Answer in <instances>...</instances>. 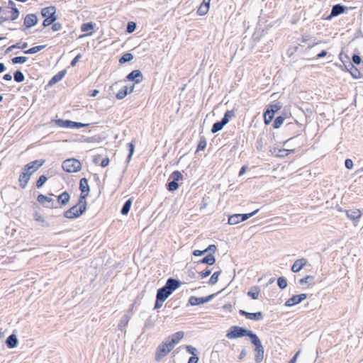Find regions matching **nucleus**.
<instances>
[{
    "instance_id": "52",
    "label": "nucleus",
    "mask_w": 363,
    "mask_h": 363,
    "mask_svg": "<svg viewBox=\"0 0 363 363\" xmlns=\"http://www.w3.org/2000/svg\"><path fill=\"white\" fill-rule=\"evenodd\" d=\"M136 29V23L133 21H130L127 24L126 32L131 33Z\"/></svg>"
},
{
    "instance_id": "9",
    "label": "nucleus",
    "mask_w": 363,
    "mask_h": 363,
    "mask_svg": "<svg viewBox=\"0 0 363 363\" xmlns=\"http://www.w3.org/2000/svg\"><path fill=\"white\" fill-rule=\"evenodd\" d=\"M182 174L179 171H174L171 174V178L172 179V181L169 182L167 184V189L170 191H174L177 190L179 187V184L177 182L182 179Z\"/></svg>"
},
{
    "instance_id": "6",
    "label": "nucleus",
    "mask_w": 363,
    "mask_h": 363,
    "mask_svg": "<svg viewBox=\"0 0 363 363\" xmlns=\"http://www.w3.org/2000/svg\"><path fill=\"white\" fill-rule=\"evenodd\" d=\"M251 342L255 346V360L256 363H261L264 358V349L262 342L257 335H255L251 340Z\"/></svg>"
},
{
    "instance_id": "61",
    "label": "nucleus",
    "mask_w": 363,
    "mask_h": 363,
    "mask_svg": "<svg viewBox=\"0 0 363 363\" xmlns=\"http://www.w3.org/2000/svg\"><path fill=\"white\" fill-rule=\"evenodd\" d=\"M211 269H206L205 271L201 272L200 273V277L201 278H205V277H208L211 274Z\"/></svg>"
},
{
    "instance_id": "46",
    "label": "nucleus",
    "mask_w": 363,
    "mask_h": 363,
    "mask_svg": "<svg viewBox=\"0 0 363 363\" xmlns=\"http://www.w3.org/2000/svg\"><path fill=\"white\" fill-rule=\"evenodd\" d=\"M89 125L88 123H82L80 122H75L70 121V127L69 128H80L84 127H87Z\"/></svg>"
},
{
    "instance_id": "29",
    "label": "nucleus",
    "mask_w": 363,
    "mask_h": 363,
    "mask_svg": "<svg viewBox=\"0 0 363 363\" xmlns=\"http://www.w3.org/2000/svg\"><path fill=\"white\" fill-rule=\"evenodd\" d=\"M247 319L252 320H260L263 318V314L262 312H256V313H247Z\"/></svg>"
},
{
    "instance_id": "53",
    "label": "nucleus",
    "mask_w": 363,
    "mask_h": 363,
    "mask_svg": "<svg viewBox=\"0 0 363 363\" xmlns=\"http://www.w3.org/2000/svg\"><path fill=\"white\" fill-rule=\"evenodd\" d=\"M206 140L204 138L201 139L197 145L196 152L203 150L206 147Z\"/></svg>"
},
{
    "instance_id": "17",
    "label": "nucleus",
    "mask_w": 363,
    "mask_h": 363,
    "mask_svg": "<svg viewBox=\"0 0 363 363\" xmlns=\"http://www.w3.org/2000/svg\"><path fill=\"white\" fill-rule=\"evenodd\" d=\"M345 213L350 220L358 221L362 216V212L359 209L346 210Z\"/></svg>"
},
{
    "instance_id": "50",
    "label": "nucleus",
    "mask_w": 363,
    "mask_h": 363,
    "mask_svg": "<svg viewBox=\"0 0 363 363\" xmlns=\"http://www.w3.org/2000/svg\"><path fill=\"white\" fill-rule=\"evenodd\" d=\"M57 20V17H47L43 22V27H48L50 25H52Z\"/></svg>"
},
{
    "instance_id": "30",
    "label": "nucleus",
    "mask_w": 363,
    "mask_h": 363,
    "mask_svg": "<svg viewBox=\"0 0 363 363\" xmlns=\"http://www.w3.org/2000/svg\"><path fill=\"white\" fill-rule=\"evenodd\" d=\"M226 124L225 122H223L222 120L220 121H217L215 123H213L212 128H211V132L213 133H216L220 130H221L224 125Z\"/></svg>"
},
{
    "instance_id": "11",
    "label": "nucleus",
    "mask_w": 363,
    "mask_h": 363,
    "mask_svg": "<svg viewBox=\"0 0 363 363\" xmlns=\"http://www.w3.org/2000/svg\"><path fill=\"white\" fill-rule=\"evenodd\" d=\"M45 162L43 160H36L32 161L24 166L26 171L30 172L33 174L36 172Z\"/></svg>"
},
{
    "instance_id": "57",
    "label": "nucleus",
    "mask_w": 363,
    "mask_h": 363,
    "mask_svg": "<svg viewBox=\"0 0 363 363\" xmlns=\"http://www.w3.org/2000/svg\"><path fill=\"white\" fill-rule=\"evenodd\" d=\"M352 62L355 65H359L361 63V57L359 55L354 54L352 57Z\"/></svg>"
},
{
    "instance_id": "58",
    "label": "nucleus",
    "mask_w": 363,
    "mask_h": 363,
    "mask_svg": "<svg viewBox=\"0 0 363 363\" xmlns=\"http://www.w3.org/2000/svg\"><path fill=\"white\" fill-rule=\"evenodd\" d=\"M52 25V30L53 31H58L62 29V25L60 23H53Z\"/></svg>"
},
{
    "instance_id": "31",
    "label": "nucleus",
    "mask_w": 363,
    "mask_h": 363,
    "mask_svg": "<svg viewBox=\"0 0 363 363\" xmlns=\"http://www.w3.org/2000/svg\"><path fill=\"white\" fill-rule=\"evenodd\" d=\"M45 47H46L45 45L35 46L28 50H25L24 53L27 54V55L35 54V53H37L38 52H40L43 49H44Z\"/></svg>"
},
{
    "instance_id": "14",
    "label": "nucleus",
    "mask_w": 363,
    "mask_h": 363,
    "mask_svg": "<svg viewBox=\"0 0 363 363\" xmlns=\"http://www.w3.org/2000/svg\"><path fill=\"white\" fill-rule=\"evenodd\" d=\"M38 23V18L35 14L30 13L26 16L23 21V26L26 28H30L36 25Z\"/></svg>"
},
{
    "instance_id": "51",
    "label": "nucleus",
    "mask_w": 363,
    "mask_h": 363,
    "mask_svg": "<svg viewBox=\"0 0 363 363\" xmlns=\"http://www.w3.org/2000/svg\"><path fill=\"white\" fill-rule=\"evenodd\" d=\"M48 178L45 175H41L38 178V179L36 182V186L40 189L41 188L44 184L46 182Z\"/></svg>"
},
{
    "instance_id": "41",
    "label": "nucleus",
    "mask_w": 363,
    "mask_h": 363,
    "mask_svg": "<svg viewBox=\"0 0 363 363\" xmlns=\"http://www.w3.org/2000/svg\"><path fill=\"white\" fill-rule=\"evenodd\" d=\"M221 273V271H217V272H215L211 277L210 279H209V284L211 285H214L216 284L218 281V277L219 275Z\"/></svg>"
},
{
    "instance_id": "1",
    "label": "nucleus",
    "mask_w": 363,
    "mask_h": 363,
    "mask_svg": "<svg viewBox=\"0 0 363 363\" xmlns=\"http://www.w3.org/2000/svg\"><path fill=\"white\" fill-rule=\"evenodd\" d=\"M86 209L85 196L80 195L78 203L64 212V216L69 219H74L82 216Z\"/></svg>"
},
{
    "instance_id": "49",
    "label": "nucleus",
    "mask_w": 363,
    "mask_h": 363,
    "mask_svg": "<svg viewBox=\"0 0 363 363\" xmlns=\"http://www.w3.org/2000/svg\"><path fill=\"white\" fill-rule=\"evenodd\" d=\"M209 10V7L206 5L201 4L197 10V13L200 16H203L207 13Z\"/></svg>"
},
{
    "instance_id": "16",
    "label": "nucleus",
    "mask_w": 363,
    "mask_h": 363,
    "mask_svg": "<svg viewBox=\"0 0 363 363\" xmlns=\"http://www.w3.org/2000/svg\"><path fill=\"white\" fill-rule=\"evenodd\" d=\"M20 15V11L16 7H12V10L11 11V16H0V23L9 21H15L16 20Z\"/></svg>"
},
{
    "instance_id": "20",
    "label": "nucleus",
    "mask_w": 363,
    "mask_h": 363,
    "mask_svg": "<svg viewBox=\"0 0 363 363\" xmlns=\"http://www.w3.org/2000/svg\"><path fill=\"white\" fill-rule=\"evenodd\" d=\"M347 9L346 6H344L340 4H335L332 7L331 12L330 16H337L343 13Z\"/></svg>"
},
{
    "instance_id": "63",
    "label": "nucleus",
    "mask_w": 363,
    "mask_h": 363,
    "mask_svg": "<svg viewBox=\"0 0 363 363\" xmlns=\"http://www.w3.org/2000/svg\"><path fill=\"white\" fill-rule=\"evenodd\" d=\"M205 250H207V252H209L210 253H214L216 250V246L215 245H210L207 248L205 249Z\"/></svg>"
},
{
    "instance_id": "13",
    "label": "nucleus",
    "mask_w": 363,
    "mask_h": 363,
    "mask_svg": "<svg viewBox=\"0 0 363 363\" xmlns=\"http://www.w3.org/2000/svg\"><path fill=\"white\" fill-rule=\"evenodd\" d=\"M126 79L128 81H133L135 83L138 84L143 81V76L140 70L135 69L127 75Z\"/></svg>"
},
{
    "instance_id": "38",
    "label": "nucleus",
    "mask_w": 363,
    "mask_h": 363,
    "mask_svg": "<svg viewBox=\"0 0 363 363\" xmlns=\"http://www.w3.org/2000/svg\"><path fill=\"white\" fill-rule=\"evenodd\" d=\"M13 77L14 80L18 83L22 82L25 79L23 73L20 70H17L14 72Z\"/></svg>"
},
{
    "instance_id": "24",
    "label": "nucleus",
    "mask_w": 363,
    "mask_h": 363,
    "mask_svg": "<svg viewBox=\"0 0 363 363\" xmlns=\"http://www.w3.org/2000/svg\"><path fill=\"white\" fill-rule=\"evenodd\" d=\"M66 72H66L65 69H63V70H61L60 72H59L57 74H56L55 76H53L51 78V79L50 80L48 84L49 85H52V84H55L57 82L61 81L62 79V78L65 77Z\"/></svg>"
},
{
    "instance_id": "28",
    "label": "nucleus",
    "mask_w": 363,
    "mask_h": 363,
    "mask_svg": "<svg viewBox=\"0 0 363 363\" xmlns=\"http://www.w3.org/2000/svg\"><path fill=\"white\" fill-rule=\"evenodd\" d=\"M130 319V315H128V314L124 315L118 325V329L123 331V328L127 326Z\"/></svg>"
},
{
    "instance_id": "23",
    "label": "nucleus",
    "mask_w": 363,
    "mask_h": 363,
    "mask_svg": "<svg viewBox=\"0 0 363 363\" xmlns=\"http://www.w3.org/2000/svg\"><path fill=\"white\" fill-rule=\"evenodd\" d=\"M6 344L10 349L16 347L18 345V339L15 334L10 335L6 340Z\"/></svg>"
},
{
    "instance_id": "37",
    "label": "nucleus",
    "mask_w": 363,
    "mask_h": 363,
    "mask_svg": "<svg viewBox=\"0 0 363 363\" xmlns=\"http://www.w3.org/2000/svg\"><path fill=\"white\" fill-rule=\"evenodd\" d=\"M128 94V86H125L122 89H121L117 94L116 97L118 99H124Z\"/></svg>"
},
{
    "instance_id": "10",
    "label": "nucleus",
    "mask_w": 363,
    "mask_h": 363,
    "mask_svg": "<svg viewBox=\"0 0 363 363\" xmlns=\"http://www.w3.org/2000/svg\"><path fill=\"white\" fill-rule=\"evenodd\" d=\"M306 298H307V294H306L294 295L286 301L285 306H288V307L293 306L294 305L300 303L303 300H305Z\"/></svg>"
},
{
    "instance_id": "64",
    "label": "nucleus",
    "mask_w": 363,
    "mask_h": 363,
    "mask_svg": "<svg viewBox=\"0 0 363 363\" xmlns=\"http://www.w3.org/2000/svg\"><path fill=\"white\" fill-rule=\"evenodd\" d=\"M109 162H110V160H109L108 157H106L102 160V161L101 162V166L102 167H106V166L108 165Z\"/></svg>"
},
{
    "instance_id": "15",
    "label": "nucleus",
    "mask_w": 363,
    "mask_h": 363,
    "mask_svg": "<svg viewBox=\"0 0 363 363\" xmlns=\"http://www.w3.org/2000/svg\"><path fill=\"white\" fill-rule=\"evenodd\" d=\"M37 201L46 208H52L54 206V200L43 194H39L37 197Z\"/></svg>"
},
{
    "instance_id": "8",
    "label": "nucleus",
    "mask_w": 363,
    "mask_h": 363,
    "mask_svg": "<svg viewBox=\"0 0 363 363\" xmlns=\"http://www.w3.org/2000/svg\"><path fill=\"white\" fill-rule=\"evenodd\" d=\"M218 294H219V292H218L216 294H211L206 297H196V296H192L189 299V303L191 306H198V305L208 303L210 301H211Z\"/></svg>"
},
{
    "instance_id": "55",
    "label": "nucleus",
    "mask_w": 363,
    "mask_h": 363,
    "mask_svg": "<svg viewBox=\"0 0 363 363\" xmlns=\"http://www.w3.org/2000/svg\"><path fill=\"white\" fill-rule=\"evenodd\" d=\"M314 279V277L313 276H311V275H308L302 279H301L299 280V284L301 285H303L305 284H307L310 281H313Z\"/></svg>"
},
{
    "instance_id": "33",
    "label": "nucleus",
    "mask_w": 363,
    "mask_h": 363,
    "mask_svg": "<svg viewBox=\"0 0 363 363\" xmlns=\"http://www.w3.org/2000/svg\"><path fill=\"white\" fill-rule=\"evenodd\" d=\"M235 116L234 110H228L227 111L223 118L221 119L223 122H225V124H227L230 119L234 118Z\"/></svg>"
},
{
    "instance_id": "35",
    "label": "nucleus",
    "mask_w": 363,
    "mask_h": 363,
    "mask_svg": "<svg viewBox=\"0 0 363 363\" xmlns=\"http://www.w3.org/2000/svg\"><path fill=\"white\" fill-rule=\"evenodd\" d=\"M55 124L61 128H69L70 127V121L69 120H63V119H57L55 121Z\"/></svg>"
},
{
    "instance_id": "48",
    "label": "nucleus",
    "mask_w": 363,
    "mask_h": 363,
    "mask_svg": "<svg viewBox=\"0 0 363 363\" xmlns=\"http://www.w3.org/2000/svg\"><path fill=\"white\" fill-rule=\"evenodd\" d=\"M93 29H94V23L92 22L83 23L81 26V30L83 32H87V31L93 30Z\"/></svg>"
},
{
    "instance_id": "5",
    "label": "nucleus",
    "mask_w": 363,
    "mask_h": 363,
    "mask_svg": "<svg viewBox=\"0 0 363 363\" xmlns=\"http://www.w3.org/2000/svg\"><path fill=\"white\" fill-rule=\"evenodd\" d=\"M62 167L64 171L69 173L77 172L81 169V162L74 158L65 160L62 164Z\"/></svg>"
},
{
    "instance_id": "18",
    "label": "nucleus",
    "mask_w": 363,
    "mask_h": 363,
    "mask_svg": "<svg viewBox=\"0 0 363 363\" xmlns=\"http://www.w3.org/2000/svg\"><path fill=\"white\" fill-rule=\"evenodd\" d=\"M79 189L82 192L80 195L85 196V199H86L89 194V192L90 191L89 186L88 184V180L86 178H82L80 179Z\"/></svg>"
},
{
    "instance_id": "25",
    "label": "nucleus",
    "mask_w": 363,
    "mask_h": 363,
    "mask_svg": "<svg viewBox=\"0 0 363 363\" xmlns=\"http://www.w3.org/2000/svg\"><path fill=\"white\" fill-rule=\"evenodd\" d=\"M216 258L213 255L212 253H209L207 256L203 257V259H200L198 263L199 264H206L208 265H212L215 263Z\"/></svg>"
},
{
    "instance_id": "7",
    "label": "nucleus",
    "mask_w": 363,
    "mask_h": 363,
    "mask_svg": "<svg viewBox=\"0 0 363 363\" xmlns=\"http://www.w3.org/2000/svg\"><path fill=\"white\" fill-rule=\"evenodd\" d=\"M259 209H257L250 213L243 214H233L228 218V224L235 225L242 221H245L248 218H251L258 212Z\"/></svg>"
},
{
    "instance_id": "2",
    "label": "nucleus",
    "mask_w": 363,
    "mask_h": 363,
    "mask_svg": "<svg viewBox=\"0 0 363 363\" xmlns=\"http://www.w3.org/2000/svg\"><path fill=\"white\" fill-rule=\"evenodd\" d=\"M184 333L179 331L169 336L163 342L162 347L160 348V358L167 355L173 350L175 345L177 344L184 337Z\"/></svg>"
},
{
    "instance_id": "34",
    "label": "nucleus",
    "mask_w": 363,
    "mask_h": 363,
    "mask_svg": "<svg viewBox=\"0 0 363 363\" xmlns=\"http://www.w3.org/2000/svg\"><path fill=\"white\" fill-rule=\"evenodd\" d=\"M55 124L61 128H69L70 127V121L69 120H63V119H57L55 121Z\"/></svg>"
},
{
    "instance_id": "56",
    "label": "nucleus",
    "mask_w": 363,
    "mask_h": 363,
    "mask_svg": "<svg viewBox=\"0 0 363 363\" xmlns=\"http://www.w3.org/2000/svg\"><path fill=\"white\" fill-rule=\"evenodd\" d=\"M186 351L193 355V357L196 356V353L197 352V350L193 346L191 345H186Z\"/></svg>"
},
{
    "instance_id": "59",
    "label": "nucleus",
    "mask_w": 363,
    "mask_h": 363,
    "mask_svg": "<svg viewBox=\"0 0 363 363\" xmlns=\"http://www.w3.org/2000/svg\"><path fill=\"white\" fill-rule=\"evenodd\" d=\"M345 167L349 169H351L353 167V162L352 160L350 159H346L345 161Z\"/></svg>"
},
{
    "instance_id": "22",
    "label": "nucleus",
    "mask_w": 363,
    "mask_h": 363,
    "mask_svg": "<svg viewBox=\"0 0 363 363\" xmlns=\"http://www.w3.org/2000/svg\"><path fill=\"white\" fill-rule=\"evenodd\" d=\"M56 8L53 6L43 8L41 10V15L45 18L48 17H57L55 15Z\"/></svg>"
},
{
    "instance_id": "47",
    "label": "nucleus",
    "mask_w": 363,
    "mask_h": 363,
    "mask_svg": "<svg viewBox=\"0 0 363 363\" xmlns=\"http://www.w3.org/2000/svg\"><path fill=\"white\" fill-rule=\"evenodd\" d=\"M277 284L281 289H284L287 286L286 279L283 277H279L277 279Z\"/></svg>"
},
{
    "instance_id": "27",
    "label": "nucleus",
    "mask_w": 363,
    "mask_h": 363,
    "mask_svg": "<svg viewBox=\"0 0 363 363\" xmlns=\"http://www.w3.org/2000/svg\"><path fill=\"white\" fill-rule=\"evenodd\" d=\"M259 292L260 290L259 286H253L247 292V295L250 296L252 299H257L259 296Z\"/></svg>"
},
{
    "instance_id": "44",
    "label": "nucleus",
    "mask_w": 363,
    "mask_h": 363,
    "mask_svg": "<svg viewBox=\"0 0 363 363\" xmlns=\"http://www.w3.org/2000/svg\"><path fill=\"white\" fill-rule=\"evenodd\" d=\"M284 121V117L279 116L277 117L274 121L273 127L274 128H279L283 124Z\"/></svg>"
},
{
    "instance_id": "40",
    "label": "nucleus",
    "mask_w": 363,
    "mask_h": 363,
    "mask_svg": "<svg viewBox=\"0 0 363 363\" xmlns=\"http://www.w3.org/2000/svg\"><path fill=\"white\" fill-rule=\"evenodd\" d=\"M133 59V55L131 53H125L124 54L119 60V62L121 64L130 62Z\"/></svg>"
},
{
    "instance_id": "12",
    "label": "nucleus",
    "mask_w": 363,
    "mask_h": 363,
    "mask_svg": "<svg viewBox=\"0 0 363 363\" xmlns=\"http://www.w3.org/2000/svg\"><path fill=\"white\" fill-rule=\"evenodd\" d=\"M31 175L32 174L30 172L26 171L25 167L23 168L22 172L18 179L20 186L22 189H25L26 187Z\"/></svg>"
},
{
    "instance_id": "42",
    "label": "nucleus",
    "mask_w": 363,
    "mask_h": 363,
    "mask_svg": "<svg viewBox=\"0 0 363 363\" xmlns=\"http://www.w3.org/2000/svg\"><path fill=\"white\" fill-rule=\"evenodd\" d=\"M28 61V57L24 56L15 57L11 59V62L13 65L18 63H25Z\"/></svg>"
},
{
    "instance_id": "4",
    "label": "nucleus",
    "mask_w": 363,
    "mask_h": 363,
    "mask_svg": "<svg viewBox=\"0 0 363 363\" xmlns=\"http://www.w3.org/2000/svg\"><path fill=\"white\" fill-rule=\"evenodd\" d=\"M252 330H247L244 328L239 326H231L226 334V337L228 339H236L244 336H247L250 340L255 335Z\"/></svg>"
},
{
    "instance_id": "19",
    "label": "nucleus",
    "mask_w": 363,
    "mask_h": 363,
    "mask_svg": "<svg viewBox=\"0 0 363 363\" xmlns=\"http://www.w3.org/2000/svg\"><path fill=\"white\" fill-rule=\"evenodd\" d=\"M307 264V259L305 258H301L296 259L291 267V271L293 272H298L302 268Z\"/></svg>"
},
{
    "instance_id": "39",
    "label": "nucleus",
    "mask_w": 363,
    "mask_h": 363,
    "mask_svg": "<svg viewBox=\"0 0 363 363\" xmlns=\"http://www.w3.org/2000/svg\"><path fill=\"white\" fill-rule=\"evenodd\" d=\"M274 114V113H272V111L267 109V111H265V113L264 114V120L265 124L268 125L271 123V121L273 119Z\"/></svg>"
},
{
    "instance_id": "3",
    "label": "nucleus",
    "mask_w": 363,
    "mask_h": 363,
    "mask_svg": "<svg viewBox=\"0 0 363 363\" xmlns=\"http://www.w3.org/2000/svg\"><path fill=\"white\" fill-rule=\"evenodd\" d=\"M180 286V281L173 278H169L165 285L160 288V306Z\"/></svg>"
},
{
    "instance_id": "62",
    "label": "nucleus",
    "mask_w": 363,
    "mask_h": 363,
    "mask_svg": "<svg viewBox=\"0 0 363 363\" xmlns=\"http://www.w3.org/2000/svg\"><path fill=\"white\" fill-rule=\"evenodd\" d=\"M207 252V250H196L193 252V255L194 256H196V257H199V256H201L203 255H204L205 253Z\"/></svg>"
},
{
    "instance_id": "60",
    "label": "nucleus",
    "mask_w": 363,
    "mask_h": 363,
    "mask_svg": "<svg viewBox=\"0 0 363 363\" xmlns=\"http://www.w3.org/2000/svg\"><path fill=\"white\" fill-rule=\"evenodd\" d=\"M82 57V55L80 54H78L71 62L70 65L72 67H74L79 59Z\"/></svg>"
},
{
    "instance_id": "43",
    "label": "nucleus",
    "mask_w": 363,
    "mask_h": 363,
    "mask_svg": "<svg viewBox=\"0 0 363 363\" xmlns=\"http://www.w3.org/2000/svg\"><path fill=\"white\" fill-rule=\"evenodd\" d=\"M294 152H295L294 149H292V150H286V149L279 150L278 153L277 154V156L279 157H284L285 156H287L290 153H294Z\"/></svg>"
},
{
    "instance_id": "32",
    "label": "nucleus",
    "mask_w": 363,
    "mask_h": 363,
    "mask_svg": "<svg viewBox=\"0 0 363 363\" xmlns=\"http://www.w3.org/2000/svg\"><path fill=\"white\" fill-rule=\"evenodd\" d=\"M131 205H132V201L130 199H129L124 203V204L121 210V214H123V215L128 214L130 209Z\"/></svg>"
},
{
    "instance_id": "21",
    "label": "nucleus",
    "mask_w": 363,
    "mask_h": 363,
    "mask_svg": "<svg viewBox=\"0 0 363 363\" xmlns=\"http://www.w3.org/2000/svg\"><path fill=\"white\" fill-rule=\"evenodd\" d=\"M346 69L350 72L351 75L354 79H359L361 77V72L360 71L354 67L352 62H349L347 65H345Z\"/></svg>"
},
{
    "instance_id": "45",
    "label": "nucleus",
    "mask_w": 363,
    "mask_h": 363,
    "mask_svg": "<svg viewBox=\"0 0 363 363\" xmlns=\"http://www.w3.org/2000/svg\"><path fill=\"white\" fill-rule=\"evenodd\" d=\"M127 147L128 149L129 154L126 158V162H129L133 155L135 146L132 143H129L127 144Z\"/></svg>"
},
{
    "instance_id": "36",
    "label": "nucleus",
    "mask_w": 363,
    "mask_h": 363,
    "mask_svg": "<svg viewBox=\"0 0 363 363\" xmlns=\"http://www.w3.org/2000/svg\"><path fill=\"white\" fill-rule=\"evenodd\" d=\"M34 219L37 221L41 222L43 227L48 228L50 226L49 223L44 219V218L37 212L34 214Z\"/></svg>"
},
{
    "instance_id": "54",
    "label": "nucleus",
    "mask_w": 363,
    "mask_h": 363,
    "mask_svg": "<svg viewBox=\"0 0 363 363\" xmlns=\"http://www.w3.org/2000/svg\"><path fill=\"white\" fill-rule=\"evenodd\" d=\"M281 105L279 103H277L274 104H271L267 109L272 111V113H274L277 111H279L281 108Z\"/></svg>"
},
{
    "instance_id": "26",
    "label": "nucleus",
    "mask_w": 363,
    "mask_h": 363,
    "mask_svg": "<svg viewBox=\"0 0 363 363\" xmlns=\"http://www.w3.org/2000/svg\"><path fill=\"white\" fill-rule=\"evenodd\" d=\"M69 194L67 191H64L57 196V201L61 205L65 206L69 203Z\"/></svg>"
}]
</instances>
